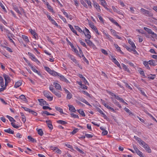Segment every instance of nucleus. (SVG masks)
I'll return each instance as SVG.
<instances>
[{
	"instance_id": "nucleus-1",
	"label": "nucleus",
	"mask_w": 157,
	"mask_h": 157,
	"mask_svg": "<svg viewBox=\"0 0 157 157\" xmlns=\"http://www.w3.org/2000/svg\"><path fill=\"white\" fill-rule=\"evenodd\" d=\"M140 10L141 12L146 16L152 17L153 16V14L151 12L143 8H141Z\"/></svg>"
},
{
	"instance_id": "nucleus-2",
	"label": "nucleus",
	"mask_w": 157,
	"mask_h": 157,
	"mask_svg": "<svg viewBox=\"0 0 157 157\" xmlns=\"http://www.w3.org/2000/svg\"><path fill=\"white\" fill-rule=\"evenodd\" d=\"M43 94L50 101H52L53 100V96H50V94H51L50 92L48 91L45 90L43 91Z\"/></svg>"
},
{
	"instance_id": "nucleus-3",
	"label": "nucleus",
	"mask_w": 157,
	"mask_h": 157,
	"mask_svg": "<svg viewBox=\"0 0 157 157\" xmlns=\"http://www.w3.org/2000/svg\"><path fill=\"white\" fill-rule=\"evenodd\" d=\"M142 146L145 148L146 150L149 153H151V150L149 147L148 145L146 143L144 142H142L141 145Z\"/></svg>"
},
{
	"instance_id": "nucleus-4",
	"label": "nucleus",
	"mask_w": 157,
	"mask_h": 157,
	"mask_svg": "<svg viewBox=\"0 0 157 157\" xmlns=\"http://www.w3.org/2000/svg\"><path fill=\"white\" fill-rule=\"evenodd\" d=\"M28 54L29 56V58L31 59V60L35 62H38L39 63V61L38 59H36L35 56L32 53L28 52Z\"/></svg>"
},
{
	"instance_id": "nucleus-5",
	"label": "nucleus",
	"mask_w": 157,
	"mask_h": 157,
	"mask_svg": "<svg viewBox=\"0 0 157 157\" xmlns=\"http://www.w3.org/2000/svg\"><path fill=\"white\" fill-rule=\"evenodd\" d=\"M58 76L59 77V78L61 80L64 81L66 83L69 82L63 76L59 74Z\"/></svg>"
},
{
	"instance_id": "nucleus-6",
	"label": "nucleus",
	"mask_w": 157,
	"mask_h": 157,
	"mask_svg": "<svg viewBox=\"0 0 157 157\" xmlns=\"http://www.w3.org/2000/svg\"><path fill=\"white\" fill-rule=\"evenodd\" d=\"M38 101L40 103V105L41 106H42L43 105H48V104L47 103L46 101L43 99H38Z\"/></svg>"
},
{
	"instance_id": "nucleus-7",
	"label": "nucleus",
	"mask_w": 157,
	"mask_h": 157,
	"mask_svg": "<svg viewBox=\"0 0 157 157\" xmlns=\"http://www.w3.org/2000/svg\"><path fill=\"white\" fill-rule=\"evenodd\" d=\"M149 62L150 65L155 66L157 65V60L152 59L149 60Z\"/></svg>"
},
{
	"instance_id": "nucleus-8",
	"label": "nucleus",
	"mask_w": 157,
	"mask_h": 157,
	"mask_svg": "<svg viewBox=\"0 0 157 157\" xmlns=\"http://www.w3.org/2000/svg\"><path fill=\"white\" fill-rule=\"evenodd\" d=\"M29 31L31 34L36 39H38V36L37 33L32 29H30Z\"/></svg>"
},
{
	"instance_id": "nucleus-9",
	"label": "nucleus",
	"mask_w": 157,
	"mask_h": 157,
	"mask_svg": "<svg viewBox=\"0 0 157 157\" xmlns=\"http://www.w3.org/2000/svg\"><path fill=\"white\" fill-rule=\"evenodd\" d=\"M46 122L47 123L48 126L49 128L50 129H53V127L52 125V124L51 121L50 120H48L46 121Z\"/></svg>"
},
{
	"instance_id": "nucleus-10",
	"label": "nucleus",
	"mask_w": 157,
	"mask_h": 157,
	"mask_svg": "<svg viewBox=\"0 0 157 157\" xmlns=\"http://www.w3.org/2000/svg\"><path fill=\"white\" fill-rule=\"evenodd\" d=\"M64 10H61L62 12H63V13L64 15L67 17L69 18L70 20H72V19H73V18H72V17L71 16V15H69L66 12L64 11Z\"/></svg>"
},
{
	"instance_id": "nucleus-11",
	"label": "nucleus",
	"mask_w": 157,
	"mask_h": 157,
	"mask_svg": "<svg viewBox=\"0 0 157 157\" xmlns=\"http://www.w3.org/2000/svg\"><path fill=\"white\" fill-rule=\"evenodd\" d=\"M31 68V69L34 72L37 73L39 75H41V74L40 72H39L33 66H32L31 64V66H29Z\"/></svg>"
},
{
	"instance_id": "nucleus-12",
	"label": "nucleus",
	"mask_w": 157,
	"mask_h": 157,
	"mask_svg": "<svg viewBox=\"0 0 157 157\" xmlns=\"http://www.w3.org/2000/svg\"><path fill=\"white\" fill-rule=\"evenodd\" d=\"M109 20L114 24L116 26L119 27L120 28H121V26L118 24V23L113 18H110Z\"/></svg>"
},
{
	"instance_id": "nucleus-13",
	"label": "nucleus",
	"mask_w": 157,
	"mask_h": 157,
	"mask_svg": "<svg viewBox=\"0 0 157 157\" xmlns=\"http://www.w3.org/2000/svg\"><path fill=\"white\" fill-rule=\"evenodd\" d=\"M89 39H85V41L87 44L90 46L93 47L94 46V44Z\"/></svg>"
},
{
	"instance_id": "nucleus-14",
	"label": "nucleus",
	"mask_w": 157,
	"mask_h": 157,
	"mask_svg": "<svg viewBox=\"0 0 157 157\" xmlns=\"http://www.w3.org/2000/svg\"><path fill=\"white\" fill-rule=\"evenodd\" d=\"M53 85L55 86V87L57 89L59 90H61V88L60 85L58 83L54 82Z\"/></svg>"
},
{
	"instance_id": "nucleus-15",
	"label": "nucleus",
	"mask_w": 157,
	"mask_h": 157,
	"mask_svg": "<svg viewBox=\"0 0 157 157\" xmlns=\"http://www.w3.org/2000/svg\"><path fill=\"white\" fill-rule=\"evenodd\" d=\"M69 107V110L72 112H75L76 110L74 107L72 105H68Z\"/></svg>"
},
{
	"instance_id": "nucleus-16",
	"label": "nucleus",
	"mask_w": 157,
	"mask_h": 157,
	"mask_svg": "<svg viewBox=\"0 0 157 157\" xmlns=\"http://www.w3.org/2000/svg\"><path fill=\"white\" fill-rule=\"evenodd\" d=\"M94 7L98 11H101L100 6L96 2H94Z\"/></svg>"
},
{
	"instance_id": "nucleus-17",
	"label": "nucleus",
	"mask_w": 157,
	"mask_h": 157,
	"mask_svg": "<svg viewBox=\"0 0 157 157\" xmlns=\"http://www.w3.org/2000/svg\"><path fill=\"white\" fill-rule=\"evenodd\" d=\"M68 25L69 26L71 30L75 34L77 35L78 36V35L77 34L76 31L73 28V26L70 24H68Z\"/></svg>"
},
{
	"instance_id": "nucleus-18",
	"label": "nucleus",
	"mask_w": 157,
	"mask_h": 157,
	"mask_svg": "<svg viewBox=\"0 0 157 157\" xmlns=\"http://www.w3.org/2000/svg\"><path fill=\"white\" fill-rule=\"evenodd\" d=\"M122 66L123 69L125 71H127L128 72H130V71L129 69L127 67L124 63H122Z\"/></svg>"
},
{
	"instance_id": "nucleus-19",
	"label": "nucleus",
	"mask_w": 157,
	"mask_h": 157,
	"mask_svg": "<svg viewBox=\"0 0 157 157\" xmlns=\"http://www.w3.org/2000/svg\"><path fill=\"white\" fill-rule=\"evenodd\" d=\"M134 137L135 139L138 141V143H139V144L141 145L142 143V142H144V141H142L140 138L138 137L137 136H135Z\"/></svg>"
},
{
	"instance_id": "nucleus-20",
	"label": "nucleus",
	"mask_w": 157,
	"mask_h": 157,
	"mask_svg": "<svg viewBox=\"0 0 157 157\" xmlns=\"http://www.w3.org/2000/svg\"><path fill=\"white\" fill-rule=\"evenodd\" d=\"M50 74L53 76H58L59 73H58L52 70L51 71V73H50Z\"/></svg>"
},
{
	"instance_id": "nucleus-21",
	"label": "nucleus",
	"mask_w": 157,
	"mask_h": 157,
	"mask_svg": "<svg viewBox=\"0 0 157 157\" xmlns=\"http://www.w3.org/2000/svg\"><path fill=\"white\" fill-rule=\"evenodd\" d=\"M143 64L145 66V67L147 68L148 70H150V68L148 64H149V61L148 62L146 61H144L143 62Z\"/></svg>"
},
{
	"instance_id": "nucleus-22",
	"label": "nucleus",
	"mask_w": 157,
	"mask_h": 157,
	"mask_svg": "<svg viewBox=\"0 0 157 157\" xmlns=\"http://www.w3.org/2000/svg\"><path fill=\"white\" fill-rule=\"evenodd\" d=\"M138 72L140 73L141 75H142L144 78H146V76H145L144 73L142 69L140 68V69L138 70Z\"/></svg>"
},
{
	"instance_id": "nucleus-23",
	"label": "nucleus",
	"mask_w": 157,
	"mask_h": 157,
	"mask_svg": "<svg viewBox=\"0 0 157 157\" xmlns=\"http://www.w3.org/2000/svg\"><path fill=\"white\" fill-rule=\"evenodd\" d=\"M4 131L5 132H7L9 133H10L13 134H14L13 131L10 128H9L7 129H5L4 130Z\"/></svg>"
},
{
	"instance_id": "nucleus-24",
	"label": "nucleus",
	"mask_w": 157,
	"mask_h": 157,
	"mask_svg": "<svg viewBox=\"0 0 157 157\" xmlns=\"http://www.w3.org/2000/svg\"><path fill=\"white\" fill-rule=\"evenodd\" d=\"M83 32L84 34V35H85V36L88 39H90V38L91 37V36L90 35V33H88L85 32V31H84V30H83Z\"/></svg>"
},
{
	"instance_id": "nucleus-25",
	"label": "nucleus",
	"mask_w": 157,
	"mask_h": 157,
	"mask_svg": "<svg viewBox=\"0 0 157 157\" xmlns=\"http://www.w3.org/2000/svg\"><path fill=\"white\" fill-rule=\"evenodd\" d=\"M55 108L56 110L59 112L61 114H64V113L63 112V109L60 107L56 106L55 107Z\"/></svg>"
},
{
	"instance_id": "nucleus-26",
	"label": "nucleus",
	"mask_w": 157,
	"mask_h": 157,
	"mask_svg": "<svg viewBox=\"0 0 157 157\" xmlns=\"http://www.w3.org/2000/svg\"><path fill=\"white\" fill-rule=\"evenodd\" d=\"M3 76L4 78L5 82H6V81H8L10 80V78L8 75L5 74H4L3 75Z\"/></svg>"
},
{
	"instance_id": "nucleus-27",
	"label": "nucleus",
	"mask_w": 157,
	"mask_h": 157,
	"mask_svg": "<svg viewBox=\"0 0 157 157\" xmlns=\"http://www.w3.org/2000/svg\"><path fill=\"white\" fill-rule=\"evenodd\" d=\"M128 43L131 45V46L133 48H136V47L135 46V44L131 40H128Z\"/></svg>"
},
{
	"instance_id": "nucleus-28",
	"label": "nucleus",
	"mask_w": 157,
	"mask_h": 157,
	"mask_svg": "<svg viewBox=\"0 0 157 157\" xmlns=\"http://www.w3.org/2000/svg\"><path fill=\"white\" fill-rule=\"evenodd\" d=\"M79 100L82 102L85 103L86 104L90 106H91V105L85 99L83 98H81Z\"/></svg>"
},
{
	"instance_id": "nucleus-29",
	"label": "nucleus",
	"mask_w": 157,
	"mask_h": 157,
	"mask_svg": "<svg viewBox=\"0 0 157 157\" xmlns=\"http://www.w3.org/2000/svg\"><path fill=\"white\" fill-rule=\"evenodd\" d=\"M19 98L21 99L23 101L25 102H27V99L25 98V96L24 95H21L19 96Z\"/></svg>"
},
{
	"instance_id": "nucleus-30",
	"label": "nucleus",
	"mask_w": 157,
	"mask_h": 157,
	"mask_svg": "<svg viewBox=\"0 0 157 157\" xmlns=\"http://www.w3.org/2000/svg\"><path fill=\"white\" fill-rule=\"evenodd\" d=\"M12 34L9 33L7 35V37L9 39L10 41V42L13 43V44H15L13 40L11 38V37H12Z\"/></svg>"
},
{
	"instance_id": "nucleus-31",
	"label": "nucleus",
	"mask_w": 157,
	"mask_h": 157,
	"mask_svg": "<svg viewBox=\"0 0 157 157\" xmlns=\"http://www.w3.org/2000/svg\"><path fill=\"white\" fill-rule=\"evenodd\" d=\"M22 38L23 40L27 43L29 42L28 37L25 35H22Z\"/></svg>"
},
{
	"instance_id": "nucleus-32",
	"label": "nucleus",
	"mask_w": 157,
	"mask_h": 157,
	"mask_svg": "<svg viewBox=\"0 0 157 157\" xmlns=\"http://www.w3.org/2000/svg\"><path fill=\"white\" fill-rule=\"evenodd\" d=\"M58 123L62 124V125H65L67 124V123L66 122L62 120H58L57 121Z\"/></svg>"
},
{
	"instance_id": "nucleus-33",
	"label": "nucleus",
	"mask_w": 157,
	"mask_h": 157,
	"mask_svg": "<svg viewBox=\"0 0 157 157\" xmlns=\"http://www.w3.org/2000/svg\"><path fill=\"white\" fill-rule=\"evenodd\" d=\"M113 103L115 104H116V105H117L119 108H121V105L120 104L119 102L118 101H117L116 100L113 99Z\"/></svg>"
},
{
	"instance_id": "nucleus-34",
	"label": "nucleus",
	"mask_w": 157,
	"mask_h": 157,
	"mask_svg": "<svg viewBox=\"0 0 157 157\" xmlns=\"http://www.w3.org/2000/svg\"><path fill=\"white\" fill-rule=\"evenodd\" d=\"M28 139L31 141L34 142H36V140L34 139L31 137L30 136H28Z\"/></svg>"
},
{
	"instance_id": "nucleus-35",
	"label": "nucleus",
	"mask_w": 157,
	"mask_h": 157,
	"mask_svg": "<svg viewBox=\"0 0 157 157\" xmlns=\"http://www.w3.org/2000/svg\"><path fill=\"white\" fill-rule=\"evenodd\" d=\"M21 85V83L19 81H18L15 83L14 87L17 88L20 86Z\"/></svg>"
},
{
	"instance_id": "nucleus-36",
	"label": "nucleus",
	"mask_w": 157,
	"mask_h": 157,
	"mask_svg": "<svg viewBox=\"0 0 157 157\" xmlns=\"http://www.w3.org/2000/svg\"><path fill=\"white\" fill-rule=\"evenodd\" d=\"M124 110L127 113H129V115H133V113L132 112H131L127 108H125L124 109Z\"/></svg>"
},
{
	"instance_id": "nucleus-37",
	"label": "nucleus",
	"mask_w": 157,
	"mask_h": 157,
	"mask_svg": "<svg viewBox=\"0 0 157 157\" xmlns=\"http://www.w3.org/2000/svg\"><path fill=\"white\" fill-rule=\"evenodd\" d=\"M58 15L59 17L62 19L65 23H67L66 19L64 17L60 14H58Z\"/></svg>"
},
{
	"instance_id": "nucleus-38",
	"label": "nucleus",
	"mask_w": 157,
	"mask_h": 157,
	"mask_svg": "<svg viewBox=\"0 0 157 157\" xmlns=\"http://www.w3.org/2000/svg\"><path fill=\"white\" fill-rule=\"evenodd\" d=\"M37 132L39 135L42 136L44 134L43 131L41 129H39L37 130Z\"/></svg>"
},
{
	"instance_id": "nucleus-39",
	"label": "nucleus",
	"mask_w": 157,
	"mask_h": 157,
	"mask_svg": "<svg viewBox=\"0 0 157 157\" xmlns=\"http://www.w3.org/2000/svg\"><path fill=\"white\" fill-rule=\"evenodd\" d=\"M75 27L76 29L78 30L80 33H82L83 32V31L82 30L79 26H75Z\"/></svg>"
},
{
	"instance_id": "nucleus-40",
	"label": "nucleus",
	"mask_w": 157,
	"mask_h": 157,
	"mask_svg": "<svg viewBox=\"0 0 157 157\" xmlns=\"http://www.w3.org/2000/svg\"><path fill=\"white\" fill-rule=\"evenodd\" d=\"M105 107L109 109L112 111L113 112H115V111L114 110V109L113 108L109 106L108 104L105 106Z\"/></svg>"
},
{
	"instance_id": "nucleus-41",
	"label": "nucleus",
	"mask_w": 157,
	"mask_h": 157,
	"mask_svg": "<svg viewBox=\"0 0 157 157\" xmlns=\"http://www.w3.org/2000/svg\"><path fill=\"white\" fill-rule=\"evenodd\" d=\"M56 96H57L59 98L61 97V92L59 91H56L55 93L54 94Z\"/></svg>"
},
{
	"instance_id": "nucleus-42",
	"label": "nucleus",
	"mask_w": 157,
	"mask_h": 157,
	"mask_svg": "<svg viewBox=\"0 0 157 157\" xmlns=\"http://www.w3.org/2000/svg\"><path fill=\"white\" fill-rule=\"evenodd\" d=\"M111 59L112 61L115 64H116L118 61L116 60V59L113 56H111Z\"/></svg>"
},
{
	"instance_id": "nucleus-43",
	"label": "nucleus",
	"mask_w": 157,
	"mask_h": 157,
	"mask_svg": "<svg viewBox=\"0 0 157 157\" xmlns=\"http://www.w3.org/2000/svg\"><path fill=\"white\" fill-rule=\"evenodd\" d=\"M144 29L149 34H150L152 32L151 30V29L147 27H144Z\"/></svg>"
},
{
	"instance_id": "nucleus-44",
	"label": "nucleus",
	"mask_w": 157,
	"mask_h": 157,
	"mask_svg": "<svg viewBox=\"0 0 157 157\" xmlns=\"http://www.w3.org/2000/svg\"><path fill=\"white\" fill-rule=\"evenodd\" d=\"M47 7L48 9H49L51 12H53V10L52 7H51L50 5L49 4V3L47 2L46 4Z\"/></svg>"
},
{
	"instance_id": "nucleus-45",
	"label": "nucleus",
	"mask_w": 157,
	"mask_h": 157,
	"mask_svg": "<svg viewBox=\"0 0 157 157\" xmlns=\"http://www.w3.org/2000/svg\"><path fill=\"white\" fill-rule=\"evenodd\" d=\"M138 89L140 91L141 94L143 95L145 97H147V95L146 94H145L143 90H142L141 88H139Z\"/></svg>"
},
{
	"instance_id": "nucleus-46",
	"label": "nucleus",
	"mask_w": 157,
	"mask_h": 157,
	"mask_svg": "<svg viewBox=\"0 0 157 157\" xmlns=\"http://www.w3.org/2000/svg\"><path fill=\"white\" fill-rule=\"evenodd\" d=\"M72 94L70 93L69 94H67V99H70L72 97Z\"/></svg>"
},
{
	"instance_id": "nucleus-47",
	"label": "nucleus",
	"mask_w": 157,
	"mask_h": 157,
	"mask_svg": "<svg viewBox=\"0 0 157 157\" xmlns=\"http://www.w3.org/2000/svg\"><path fill=\"white\" fill-rule=\"evenodd\" d=\"M14 10L18 13L20 14V11L18 7L16 6H14Z\"/></svg>"
},
{
	"instance_id": "nucleus-48",
	"label": "nucleus",
	"mask_w": 157,
	"mask_h": 157,
	"mask_svg": "<svg viewBox=\"0 0 157 157\" xmlns=\"http://www.w3.org/2000/svg\"><path fill=\"white\" fill-rule=\"evenodd\" d=\"M75 148L80 153L82 154H84V152H83V151H82V150H81V149H80L79 148H78V147H75Z\"/></svg>"
},
{
	"instance_id": "nucleus-49",
	"label": "nucleus",
	"mask_w": 157,
	"mask_h": 157,
	"mask_svg": "<svg viewBox=\"0 0 157 157\" xmlns=\"http://www.w3.org/2000/svg\"><path fill=\"white\" fill-rule=\"evenodd\" d=\"M29 113H31V114H33V115L35 116H36L37 115V113L35 111H33V110H32L31 109Z\"/></svg>"
},
{
	"instance_id": "nucleus-50",
	"label": "nucleus",
	"mask_w": 157,
	"mask_h": 157,
	"mask_svg": "<svg viewBox=\"0 0 157 157\" xmlns=\"http://www.w3.org/2000/svg\"><path fill=\"white\" fill-rule=\"evenodd\" d=\"M79 42L84 47H85V48H87L86 44H85V43L84 42H83L81 40H79Z\"/></svg>"
},
{
	"instance_id": "nucleus-51",
	"label": "nucleus",
	"mask_w": 157,
	"mask_h": 157,
	"mask_svg": "<svg viewBox=\"0 0 157 157\" xmlns=\"http://www.w3.org/2000/svg\"><path fill=\"white\" fill-rule=\"evenodd\" d=\"M81 3L86 8H87L88 7L86 4L83 0H81Z\"/></svg>"
},
{
	"instance_id": "nucleus-52",
	"label": "nucleus",
	"mask_w": 157,
	"mask_h": 157,
	"mask_svg": "<svg viewBox=\"0 0 157 157\" xmlns=\"http://www.w3.org/2000/svg\"><path fill=\"white\" fill-rule=\"evenodd\" d=\"M51 22L54 25H56L57 27L59 26V25L55 21L53 20V19H51Z\"/></svg>"
},
{
	"instance_id": "nucleus-53",
	"label": "nucleus",
	"mask_w": 157,
	"mask_h": 157,
	"mask_svg": "<svg viewBox=\"0 0 157 157\" xmlns=\"http://www.w3.org/2000/svg\"><path fill=\"white\" fill-rule=\"evenodd\" d=\"M79 52V53H80V54H78V55L79 57H82L84 56L83 54V52H82V51L81 49H80Z\"/></svg>"
},
{
	"instance_id": "nucleus-54",
	"label": "nucleus",
	"mask_w": 157,
	"mask_h": 157,
	"mask_svg": "<svg viewBox=\"0 0 157 157\" xmlns=\"http://www.w3.org/2000/svg\"><path fill=\"white\" fill-rule=\"evenodd\" d=\"M136 153L140 157H144L141 151H140V150L138 152H136Z\"/></svg>"
},
{
	"instance_id": "nucleus-55",
	"label": "nucleus",
	"mask_w": 157,
	"mask_h": 157,
	"mask_svg": "<svg viewBox=\"0 0 157 157\" xmlns=\"http://www.w3.org/2000/svg\"><path fill=\"white\" fill-rule=\"evenodd\" d=\"M71 117L74 118H79L77 114H75L73 113H71Z\"/></svg>"
},
{
	"instance_id": "nucleus-56",
	"label": "nucleus",
	"mask_w": 157,
	"mask_h": 157,
	"mask_svg": "<svg viewBox=\"0 0 157 157\" xmlns=\"http://www.w3.org/2000/svg\"><path fill=\"white\" fill-rule=\"evenodd\" d=\"M3 47L5 48L9 52H13V51L10 47L5 46H4Z\"/></svg>"
},
{
	"instance_id": "nucleus-57",
	"label": "nucleus",
	"mask_w": 157,
	"mask_h": 157,
	"mask_svg": "<svg viewBox=\"0 0 157 157\" xmlns=\"http://www.w3.org/2000/svg\"><path fill=\"white\" fill-rule=\"evenodd\" d=\"M44 68L45 69L48 73H49L50 72L51 73V71L52 70L49 67H44Z\"/></svg>"
},
{
	"instance_id": "nucleus-58",
	"label": "nucleus",
	"mask_w": 157,
	"mask_h": 157,
	"mask_svg": "<svg viewBox=\"0 0 157 157\" xmlns=\"http://www.w3.org/2000/svg\"><path fill=\"white\" fill-rule=\"evenodd\" d=\"M82 92L84 94L86 95L87 96L90 97V94L87 92L82 90Z\"/></svg>"
},
{
	"instance_id": "nucleus-59",
	"label": "nucleus",
	"mask_w": 157,
	"mask_h": 157,
	"mask_svg": "<svg viewBox=\"0 0 157 157\" xmlns=\"http://www.w3.org/2000/svg\"><path fill=\"white\" fill-rule=\"evenodd\" d=\"M96 109L100 114H103V112L99 107H97L96 108Z\"/></svg>"
},
{
	"instance_id": "nucleus-60",
	"label": "nucleus",
	"mask_w": 157,
	"mask_h": 157,
	"mask_svg": "<svg viewBox=\"0 0 157 157\" xmlns=\"http://www.w3.org/2000/svg\"><path fill=\"white\" fill-rule=\"evenodd\" d=\"M151 76L148 77V78L151 79H154L155 78V77L156 76L155 75L151 74Z\"/></svg>"
},
{
	"instance_id": "nucleus-61",
	"label": "nucleus",
	"mask_w": 157,
	"mask_h": 157,
	"mask_svg": "<svg viewBox=\"0 0 157 157\" xmlns=\"http://www.w3.org/2000/svg\"><path fill=\"white\" fill-rule=\"evenodd\" d=\"M78 131V128H76L74 129L71 132V133L74 135L75 133H77Z\"/></svg>"
},
{
	"instance_id": "nucleus-62",
	"label": "nucleus",
	"mask_w": 157,
	"mask_h": 157,
	"mask_svg": "<svg viewBox=\"0 0 157 157\" xmlns=\"http://www.w3.org/2000/svg\"><path fill=\"white\" fill-rule=\"evenodd\" d=\"M82 80L83 81V82L85 84H89L88 82H87V81L86 80V78L85 77H84L82 79Z\"/></svg>"
},
{
	"instance_id": "nucleus-63",
	"label": "nucleus",
	"mask_w": 157,
	"mask_h": 157,
	"mask_svg": "<svg viewBox=\"0 0 157 157\" xmlns=\"http://www.w3.org/2000/svg\"><path fill=\"white\" fill-rule=\"evenodd\" d=\"M114 46L117 51H119L121 49L118 46L117 44H114Z\"/></svg>"
},
{
	"instance_id": "nucleus-64",
	"label": "nucleus",
	"mask_w": 157,
	"mask_h": 157,
	"mask_svg": "<svg viewBox=\"0 0 157 157\" xmlns=\"http://www.w3.org/2000/svg\"><path fill=\"white\" fill-rule=\"evenodd\" d=\"M86 2H87L88 6H90V8L92 7L91 2L89 0H86Z\"/></svg>"
}]
</instances>
